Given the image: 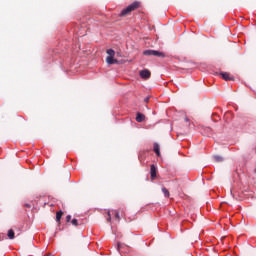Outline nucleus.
<instances>
[{
  "label": "nucleus",
  "instance_id": "obj_4",
  "mask_svg": "<svg viewBox=\"0 0 256 256\" xmlns=\"http://www.w3.org/2000/svg\"><path fill=\"white\" fill-rule=\"evenodd\" d=\"M150 175L152 179H155L157 177V167L155 166V164H152L150 166Z\"/></svg>",
  "mask_w": 256,
  "mask_h": 256
},
{
  "label": "nucleus",
  "instance_id": "obj_20",
  "mask_svg": "<svg viewBox=\"0 0 256 256\" xmlns=\"http://www.w3.org/2000/svg\"><path fill=\"white\" fill-rule=\"evenodd\" d=\"M186 121H189V119L186 118Z\"/></svg>",
  "mask_w": 256,
  "mask_h": 256
},
{
  "label": "nucleus",
  "instance_id": "obj_17",
  "mask_svg": "<svg viewBox=\"0 0 256 256\" xmlns=\"http://www.w3.org/2000/svg\"><path fill=\"white\" fill-rule=\"evenodd\" d=\"M117 250L119 251V253H121V242L117 243Z\"/></svg>",
  "mask_w": 256,
  "mask_h": 256
},
{
  "label": "nucleus",
  "instance_id": "obj_1",
  "mask_svg": "<svg viewBox=\"0 0 256 256\" xmlns=\"http://www.w3.org/2000/svg\"><path fill=\"white\" fill-rule=\"evenodd\" d=\"M138 7H139V2H133L127 8L121 11L120 17H125L126 15H129L131 11H135V9H138Z\"/></svg>",
  "mask_w": 256,
  "mask_h": 256
},
{
  "label": "nucleus",
  "instance_id": "obj_19",
  "mask_svg": "<svg viewBox=\"0 0 256 256\" xmlns=\"http://www.w3.org/2000/svg\"><path fill=\"white\" fill-rule=\"evenodd\" d=\"M145 102H146V103H149V98H146V99H145Z\"/></svg>",
  "mask_w": 256,
  "mask_h": 256
},
{
  "label": "nucleus",
  "instance_id": "obj_13",
  "mask_svg": "<svg viewBox=\"0 0 256 256\" xmlns=\"http://www.w3.org/2000/svg\"><path fill=\"white\" fill-rule=\"evenodd\" d=\"M162 193H164L165 197H169V195H170L169 194V190L167 188H165V187L162 188Z\"/></svg>",
  "mask_w": 256,
  "mask_h": 256
},
{
  "label": "nucleus",
  "instance_id": "obj_14",
  "mask_svg": "<svg viewBox=\"0 0 256 256\" xmlns=\"http://www.w3.org/2000/svg\"><path fill=\"white\" fill-rule=\"evenodd\" d=\"M229 117H233V114L231 112H226L224 118L229 119Z\"/></svg>",
  "mask_w": 256,
  "mask_h": 256
},
{
  "label": "nucleus",
  "instance_id": "obj_16",
  "mask_svg": "<svg viewBox=\"0 0 256 256\" xmlns=\"http://www.w3.org/2000/svg\"><path fill=\"white\" fill-rule=\"evenodd\" d=\"M215 161H223V158L221 156H214Z\"/></svg>",
  "mask_w": 256,
  "mask_h": 256
},
{
  "label": "nucleus",
  "instance_id": "obj_10",
  "mask_svg": "<svg viewBox=\"0 0 256 256\" xmlns=\"http://www.w3.org/2000/svg\"><path fill=\"white\" fill-rule=\"evenodd\" d=\"M106 53H107L108 57H115V50H113V49H108L106 51Z\"/></svg>",
  "mask_w": 256,
  "mask_h": 256
},
{
  "label": "nucleus",
  "instance_id": "obj_9",
  "mask_svg": "<svg viewBox=\"0 0 256 256\" xmlns=\"http://www.w3.org/2000/svg\"><path fill=\"white\" fill-rule=\"evenodd\" d=\"M154 152L156 153V155L159 157V155H161V152L159 150V144L155 143L154 144Z\"/></svg>",
  "mask_w": 256,
  "mask_h": 256
},
{
  "label": "nucleus",
  "instance_id": "obj_8",
  "mask_svg": "<svg viewBox=\"0 0 256 256\" xmlns=\"http://www.w3.org/2000/svg\"><path fill=\"white\" fill-rule=\"evenodd\" d=\"M136 121L137 123H143V121H145V115L138 112L136 115Z\"/></svg>",
  "mask_w": 256,
  "mask_h": 256
},
{
  "label": "nucleus",
  "instance_id": "obj_12",
  "mask_svg": "<svg viewBox=\"0 0 256 256\" xmlns=\"http://www.w3.org/2000/svg\"><path fill=\"white\" fill-rule=\"evenodd\" d=\"M7 235L9 239H15V232L13 231V229H10Z\"/></svg>",
  "mask_w": 256,
  "mask_h": 256
},
{
  "label": "nucleus",
  "instance_id": "obj_15",
  "mask_svg": "<svg viewBox=\"0 0 256 256\" xmlns=\"http://www.w3.org/2000/svg\"><path fill=\"white\" fill-rule=\"evenodd\" d=\"M71 223L72 225H74V227H77V225H79V221L77 219H73Z\"/></svg>",
  "mask_w": 256,
  "mask_h": 256
},
{
  "label": "nucleus",
  "instance_id": "obj_5",
  "mask_svg": "<svg viewBox=\"0 0 256 256\" xmlns=\"http://www.w3.org/2000/svg\"><path fill=\"white\" fill-rule=\"evenodd\" d=\"M140 77L142 79H149L151 77V72L149 70L140 71Z\"/></svg>",
  "mask_w": 256,
  "mask_h": 256
},
{
  "label": "nucleus",
  "instance_id": "obj_7",
  "mask_svg": "<svg viewBox=\"0 0 256 256\" xmlns=\"http://www.w3.org/2000/svg\"><path fill=\"white\" fill-rule=\"evenodd\" d=\"M115 56H108L106 58V62L108 63V65H115V63H117V59L114 58Z\"/></svg>",
  "mask_w": 256,
  "mask_h": 256
},
{
  "label": "nucleus",
  "instance_id": "obj_6",
  "mask_svg": "<svg viewBox=\"0 0 256 256\" xmlns=\"http://www.w3.org/2000/svg\"><path fill=\"white\" fill-rule=\"evenodd\" d=\"M220 75L224 81H233V76L227 72H221Z\"/></svg>",
  "mask_w": 256,
  "mask_h": 256
},
{
  "label": "nucleus",
  "instance_id": "obj_3",
  "mask_svg": "<svg viewBox=\"0 0 256 256\" xmlns=\"http://www.w3.org/2000/svg\"><path fill=\"white\" fill-rule=\"evenodd\" d=\"M111 215H114L115 219H117L119 221V219H120L119 212H117V210H113L112 212L108 211V217H107L108 223H110V221H111Z\"/></svg>",
  "mask_w": 256,
  "mask_h": 256
},
{
  "label": "nucleus",
  "instance_id": "obj_18",
  "mask_svg": "<svg viewBox=\"0 0 256 256\" xmlns=\"http://www.w3.org/2000/svg\"><path fill=\"white\" fill-rule=\"evenodd\" d=\"M66 221H67V223H69V221H71V215H68V216L66 217Z\"/></svg>",
  "mask_w": 256,
  "mask_h": 256
},
{
  "label": "nucleus",
  "instance_id": "obj_11",
  "mask_svg": "<svg viewBox=\"0 0 256 256\" xmlns=\"http://www.w3.org/2000/svg\"><path fill=\"white\" fill-rule=\"evenodd\" d=\"M61 217H63V212L59 211L56 213V221L57 223H59V221H61Z\"/></svg>",
  "mask_w": 256,
  "mask_h": 256
},
{
  "label": "nucleus",
  "instance_id": "obj_2",
  "mask_svg": "<svg viewBox=\"0 0 256 256\" xmlns=\"http://www.w3.org/2000/svg\"><path fill=\"white\" fill-rule=\"evenodd\" d=\"M143 55H146L147 57H165V53L157 51V50H145L143 52Z\"/></svg>",
  "mask_w": 256,
  "mask_h": 256
}]
</instances>
